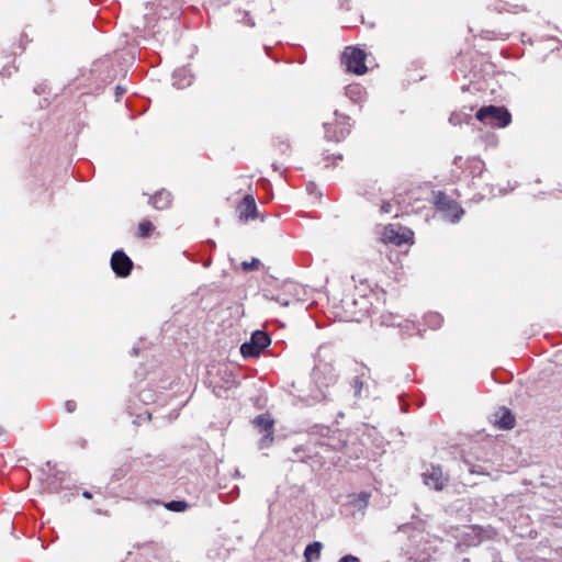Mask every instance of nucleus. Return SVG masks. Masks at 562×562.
Listing matches in <instances>:
<instances>
[{
	"label": "nucleus",
	"mask_w": 562,
	"mask_h": 562,
	"mask_svg": "<svg viewBox=\"0 0 562 562\" xmlns=\"http://www.w3.org/2000/svg\"><path fill=\"white\" fill-rule=\"evenodd\" d=\"M238 209L240 210L239 220L241 222H248L249 220H255L259 216L255 198L251 194H246L243 198Z\"/></svg>",
	"instance_id": "nucleus-14"
},
{
	"label": "nucleus",
	"mask_w": 562,
	"mask_h": 562,
	"mask_svg": "<svg viewBox=\"0 0 562 562\" xmlns=\"http://www.w3.org/2000/svg\"><path fill=\"white\" fill-rule=\"evenodd\" d=\"M126 92V88L121 86V85H117L115 86L114 88V95H115V101H120V99L122 98V95Z\"/></svg>",
	"instance_id": "nucleus-30"
},
{
	"label": "nucleus",
	"mask_w": 562,
	"mask_h": 562,
	"mask_svg": "<svg viewBox=\"0 0 562 562\" xmlns=\"http://www.w3.org/2000/svg\"><path fill=\"white\" fill-rule=\"evenodd\" d=\"M473 111V106L462 108L460 111H454L449 116V123L452 125H461L463 123L471 124L474 119L471 112Z\"/></svg>",
	"instance_id": "nucleus-18"
},
{
	"label": "nucleus",
	"mask_w": 562,
	"mask_h": 562,
	"mask_svg": "<svg viewBox=\"0 0 562 562\" xmlns=\"http://www.w3.org/2000/svg\"><path fill=\"white\" fill-rule=\"evenodd\" d=\"M336 123H324L325 138L329 142L339 143L344 140L351 132V124L349 123L350 116L340 113L338 110L334 111Z\"/></svg>",
	"instance_id": "nucleus-6"
},
{
	"label": "nucleus",
	"mask_w": 562,
	"mask_h": 562,
	"mask_svg": "<svg viewBox=\"0 0 562 562\" xmlns=\"http://www.w3.org/2000/svg\"><path fill=\"white\" fill-rule=\"evenodd\" d=\"M435 206L438 211L445 212V218L450 223H458L464 215V210L454 200L450 199L446 192H435Z\"/></svg>",
	"instance_id": "nucleus-7"
},
{
	"label": "nucleus",
	"mask_w": 562,
	"mask_h": 562,
	"mask_svg": "<svg viewBox=\"0 0 562 562\" xmlns=\"http://www.w3.org/2000/svg\"><path fill=\"white\" fill-rule=\"evenodd\" d=\"M182 0H145L144 27H155L157 19H179Z\"/></svg>",
	"instance_id": "nucleus-1"
},
{
	"label": "nucleus",
	"mask_w": 562,
	"mask_h": 562,
	"mask_svg": "<svg viewBox=\"0 0 562 562\" xmlns=\"http://www.w3.org/2000/svg\"><path fill=\"white\" fill-rule=\"evenodd\" d=\"M239 22L244 23L247 26L254 27L256 25L252 16L248 11L243 12V18L239 20Z\"/></svg>",
	"instance_id": "nucleus-27"
},
{
	"label": "nucleus",
	"mask_w": 562,
	"mask_h": 562,
	"mask_svg": "<svg viewBox=\"0 0 562 562\" xmlns=\"http://www.w3.org/2000/svg\"><path fill=\"white\" fill-rule=\"evenodd\" d=\"M171 193L166 189H161L149 196L148 203L156 210H166L171 205Z\"/></svg>",
	"instance_id": "nucleus-15"
},
{
	"label": "nucleus",
	"mask_w": 562,
	"mask_h": 562,
	"mask_svg": "<svg viewBox=\"0 0 562 562\" xmlns=\"http://www.w3.org/2000/svg\"><path fill=\"white\" fill-rule=\"evenodd\" d=\"M207 244L209 246H211L212 248H214L216 246L215 241L213 239H207Z\"/></svg>",
	"instance_id": "nucleus-43"
},
{
	"label": "nucleus",
	"mask_w": 562,
	"mask_h": 562,
	"mask_svg": "<svg viewBox=\"0 0 562 562\" xmlns=\"http://www.w3.org/2000/svg\"><path fill=\"white\" fill-rule=\"evenodd\" d=\"M425 324L431 329H438L443 323V317L437 312H430L424 317Z\"/></svg>",
	"instance_id": "nucleus-22"
},
{
	"label": "nucleus",
	"mask_w": 562,
	"mask_h": 562,
	"mask_svg": "<svg viewBox=\"0 0 562 562\" xmlns=\"http://www.w3.org/2000/svg\"><path fill=\"white\" fill-rule=\"evenodd\" d=\"M172 85L178 89H184L191 86L193 76L186 67L178 68L172 72Z\"/></svg>",
	"instance_id": "nucleus-16"
},
{
	"label": "nucleus",
	"mask_w": 562,
	"mask_h": 562,
	"mask_svg": "<svg viewBox=\"0 0 562 562\" xmlns=\"http://www.w3.org/2000/svg\"><path fill=\"white\" fill-rule=\"evenodd\" d=\"M322 548H323L322 543L317 542V541L308 544L304 551L305 561L306 562L317 561L321 557Z\"/></svg>",
	"instance_id": "nucleus-20"
},
{
	"label": "nucleus",
	"mask_w": 562,
	"mask_h": 562,
	"mask_svg": "<svg viewBox=\"0 0 562 562\" xmlns=\"http://www.w3.org/2000/svg\"><path fill=\"white\" fill-rule=\"evenodd\" d=\"M66 408H67V411H68L69 413H71V412H74V411H75V408H76V404H75L74 402H70V401H69V402H67V403H66Z\"/></svg>",
	"instance_id": "nucleus-38"
},
{
	"label": "nucleus",
	"mask_w": 562,
	"mask_h": 562,
	"mask_svg": "<svg viewBox=\"0 0 562 562\" xmlns=\"http://www.w3.org/2000/svg\"><path fill=\"white\" fill-rule=\"evenodd\" d=\"M139 353V348L138 347H133L132 350H131V355L132 356H138Z\"/></svg>",
	"instance_id": "nucleus-41"
},
{
	"label": "nucleus",
	"mask_w": 562,
	"mask_h": 562,
	"mask_svg": "<svg viewBox=\"0 0 562 562\" xmlns=\"http://www.w3.org/2000/svg\"><path fill=\"white\" fill-rule=\"evenodd\" d=\"M335 160H342V155L341 154H336L333 156Z\"/></svg>",
	"instance_id": "nucleus-42"
},
{
	"label": "nucleus",
	"mask_w": 562,
	"mask_h": 562,
	"mask_svg": "<svg viewBox=\"0 0 562 562\" xmlns=\"http://www.w3.org/2000/svg\"><path fill=\"white\" fill-rule=\"evenodd\" d=\"M340 8L341 9H346V10H350L349 0H341L340 1Z\"/></svg>",
	"instance_id": "nucleus-39"
},
{
	"label": "nucleus",
	"mask_w": 562,
	"mask_h": 562,
	"mask_svg": "<svg viewBox=\"0 0 562 562\" xmlns=\"http://www.w3.org/2000/svg\"><path fill=\"white\" fill-rule=\"evenodd\" d=\"M299 63H300V64H304V63H305V57L301 58V59L299 60Z\"/></svg>",
	"instance_id": "nucleus-48"
},
{
	"label": "nucleus",
	"mask_w": 562,
	"mask_h": 562,
	"mask_svg": "<svg viewBox=\"0 0 562 562\" xmlns=\"http://www.w3.org/2000/svg\"><path fill=\"white\" fill-rule=\"evenodd\" d=\"M272 168H273V170H276V171L280 169V167L278 166V164H277V162H273V164H272Z\"/></svg>",
	"instance_id": "nucleus-46"
},
{
	"label": "nucleus",
	"mask_w": 562,
	"mask_h": 562,
	"mask_svg": "<svg viewBox=\"0 0 562 562\" xmlns=\"http://www.w3.org/2000/svg\"><path fill=\"white\" fill-rule=\"evenodd\" d=\"M490 8L496 12L502 13L505 10V4L502 2H496L492 5H490Z\"/></svg>",
	"instance_id": "nucleus-33"
},
{
	"label": "nucleus",
	"mask_w": 562,
	"mask_h": 562,
	"mask_svg": "<svg viewBox=\"0 0 562 562\" xmlns=\"http://www.w3.org/2000/svg\"><path fill=\"white\" fill-rule=\"evenodd\" d=\"M464 169L469 170L473 178H481L485 169V164L482 159L473 157L467 160Z\"/></svg>",
	"instance_id": "nucleus-19"
},
{
	"label": "nucleus",
	"mask_w": 562,
	"mask_h": 562,
	"mask_svg": "<svg viewBox=\"0 0 562 562\" xmlns=\"http://www.w3.org/2000/svg\"><path fill=\"white\" fill-rule=\"evenodd\" d=\"M423 482L426 486L435 491H442L448 484L449 477L442 472L438 465H430L422 474Z\"/></svg>",
	"instance_id": "nucleus-12"
},
{
	"label": "nucleus",
	"mask_w": 562,
	"mask_h": 562,
	"mask_svg": "<svg viewBox=\"0 0 562 562\" xmlns=\"http://www.w3.org/2000/svg\"><path fill=\"white\" fill-rule=\"evenodd\" d=\"M492 379L497 384H508L513 381L514 375L512 372L505 370V369H495L491 373Z\"/></svg>",
	"instance_id": "nucleus-21"
},
{
	"label": "nucleus",
	"mask_w": 562,
	"mask_h": 562,
	"mask_svg": "<svg viewBox=\"0 0 562 562\" xmlns=\"http://www.w3.org/2000/svg\"><path fill=\"white\" fill-rule=\"evenodd\" d=\"M362 369V372L361 373H358L353 376L352 379V382H351V385L350 386H355V387H358V386H364V381H363V376L366 374V371H369V369L366 367V366H362L361 367Z\"/></svg>",
	"instance_id": "nucleus-26"
},
{
	"label": "nucleus",
	"mask_w": 562,
	"mask_h": 562,
	"mask_svg": "<svg viewBox=\"0 0 562 562\" xmlns=\"http://www.w3.org/2000/svg\"><path fill=\"white\" fill-rule=\"evenodd\" d=\"M166 507L170 510L181 512L187 507V505L182 502H170L166 505Z\"/></svg>",
	"instance_id": "nucleus-28"
},
{
	"label": "nucleus",
	"mask_w": 562,
	"mask_h": 562,
	"mask_svg": "<svg viewBox=\"0 0 562 562\" xmlns=\"http://www.w3.org/2000/svg\"><path fill=\"white\" fill-rule=\"evenodd\" d=\"M34 92H35L36 94H41L42 92H44V88H43V86H41V85H40V86L35 87V88H34Z\"/></svg>",
	"instance_id": "nucleus-40"
},
{
	"label": "nucleus",
	"mask_w": 562,
	"mask_h": 562,
	"mask_svg": "<svg viewBox=\"0 0 562 562\" xmlns=\"http://www.w3.org/2000/svg\"><path fill=\"white\" fill-rule=\"evenodd\" d=\"M341 303L347 311H350L352 306L358 304V301L353 297L346 296L341 300Z\"/></svg>",
	"instance_id": "nucleus-29"
},
{
	"label": "nucleus",
	"mask_w": 562,
	"mask_h": 562,
	"mask_svg": "<svg viewBox=\"0 0 562 562\" xmlns=\"http://www.w3.org/2000/svg\"><path fill=\"white\" fill-rule=\"evenodd\" d=\"M271 344L270 335L262 329H256L250 334L249 340L240 345L239 351L243 358L254 359L260 357L262 351Z\"/></svg>",
	"instance_id": "nucleus-5"
},
{
	"label": "nucleus",
	"mask_w": 562,
	"mask_h": 562,
	"mask_svg": "<svg viewBox=\"0 0 562 562\" xmlns=\"http://www.w3.org/2000/svg\"><path fill=\"white\" fill-rule=\"evenodd\" d=\"M366 59L367 52L355 45L346 46L340 58L346 71L356 76L367 74L368 67L366 65Z\"/></svg>",
	"instance_id": "nucleus-4"
},
{
	"label": "nucleus",
	"mask_w": 562,
	"mask_h": 562,
	"mask_svg": "<svg viewBox=\"0 0 562 562\" xmlns=\"http://www.w3.org/2000/svg\"><path fill=\"white\" fill-rule=\"evenodd\" d=\"M475 121L496 128L507 127L513 116L505 105L488 104L481 106L474 115Z\"/></svg>",
	"instance_id": "nucleus-2"
},
{
	"label": "nucleus",
	"mask_w": 562,
	"mask_h": 562,
	"mask_svg": "<svg viewBox=\"0 0 562 562\" xmlns=\"http://www.w3.org/2000/svg\"><path fill=\"white\" fill-rule=\"evenodd\" d=\"M492 424L502 430H510L516 425V418L513 413L504 406L495 409L491 417Z\"/></svg>",
	"instance_id": "nucleus-13"
},
{
	"label": "nucleus",
	"mask_w": 562,
	"mask_h": 562,
	"mask_svg": "<svg viewBox=\"0 0 562 562\" xmlns=\"http://www.w3.org/2000/svg\"><path fill=\"white\" fill-rule=\"evenodd\" d=\"M260 266H261V261L256 257H252L250 261L244 260L240 263V268L244 272H250V271L258 270L260 268Z\"/></svg>",
	"instance_id": "nucleus-25"
},
{
	"label": "nucleus",
	"mask_w": 562,
	"mask_h": 562,
	"mask_svg": "<svg viewBox=\"0 0 562 562\" xmlns=\"http://www.w3.org/2000/svg\"><path fill=\"white\" fill-rule=\"evenodd\" d=\"M25 40L26 42H29V38H27V35L25 33H23L21 35V41L20 43L18 44V47L20 48L21 53L24 52L25 49V46L23 45L22 41Z\"/></svg>",
	"instance_id": "nucleus-36"
},
{
	"label": "nucleus",
	"mask_w": 562,
	"mask_h": 562,
	"mask_svg": "<svg viewBox=\"0 0 562 562\" xmlns=\"http://www.w3.org/2000/svg\"><path fill=\"white\" fill-rule=\"evenodd\" d=\"M461 162H462V157H461V156H456V157L453 158L452 164H453L454 166H457V167L461 168V169H464Z\"/></svg>",
	"instance_id": "nucleus-37"
},
{
	"label": "nucleus",
	"mask_w": 562,
	"mask_h": 562,
	"mask_svg": "<svg viewBox=\"0 0 562 562\" xmlns=\"http://www.w3.org/2000/svg\"><path fill=\"white\" fill-rule=\"evenodd\" d=\"M89 74L90 77L88 80H90L91 85L94 86L95 91H101L115 80L117 76V69L114 61L111 58L105 57L95 60L92 64Z\"/></svg>",
	"instance_id": "nucleus-3"
},
{
	"label": "nucleus",
	"mask_w": 562,
	"mask_h": 562,
	"mask_svg": "<svg viewBox=\"0 0 562 562\" xmlns=\"http://www.w3.org/2000/svg\"><path fill=\"white\" fill-rule=\"evenodd\" d=\"M338 562H360V560L355 555L348 554L339 559Z\"/></svg>",
	"instance_id": "nucleus-32"
},
{
	"label": "nucleus",
	"mask_w": 562,
	"mask_h": 562,
	"mask_svg": "<svg viewBox=\"0 0 562 562\" xmlns=\"http://www.w3.org/2000/svg\"><path fill=\"white\" fill-rule=\"evenodd\" d=\"M314 386H333L338 382V375L330 362L318 360L311 372Z\"/></svg>",
	"instance_id": "nucleus-8"
},
{
	"label": "nucleus",
	"mask_w": 562,
	"mask_h": 562,
	"mask_svg": "<svg viewBox=\"0 0 562 562\" xmlns=\"http://www.w3.org/2000/svg\"><path fill=\"white\" fill-rule=\"evenodd\" d=\"M262 296L266 299V300H269V301H274L277 303H279L281 306H289L290 305V300L288 299H284L282 297L281 295H276L273 294L272 291L270 290H262Z\"/></svg>",
	"instance_id": "nucleus-24"
},
{
	"label": "nucleus",
	"mask_w": 562,
	"mask_h": 562,
	"mask_svg": "<svg viewBox=\"0 0 562 562\" xmlns=\"http://www.w3.org/2000/svg\"><path fill=\"white\" fill-rule=\"evenodd\" d=\"M155 229L154 224L148 220H143L138 224V235L142 238H148Z\"/></svg>",
	"instance_id": "nucleus-23"
},
{
	"label": "nucleus",
	"mask_w": 562,
	"mask_h": 562,
	"mask_svg": "<svg viewBox=\"0 0 562 562\" xmlns=\"http://www.w3.org/2000/svg\"><path fill=\"white\" fill-rule=\"evenodd\" d=\"M414 233L407 227L400 224H389L383 228L381 240L384 244H393L395 246H403L405 244H413Z\"/></svg>",
	"instance_id": "nucleus-9"
},
{
	"label": "nucleus",
	"mask_w": 562,
	"mask_h": 562,
	"mask_svg": "<svg viewBox=\"0 0 562 562\" xmlns=\"http://www.w3.org/2000/svg\"><path fill=\"white\" fill-rule=\"evenodd\" d=\"M485 66H486V67H488V68H491V69H493V68L495 67V66H494V64H493V63H490V61H488V63H486V64H485Z\"/></svg>",
	"instance_id": "nucleus-45"
},
{
	"label": "nucleus",
	"mask_w": 562,
	"mask_h": 562,
	"mask_svg": "<svg viewBox=\"0 0 562 562\" xmlns=\"http://www.w3.org/2000/svg\"><path fill=\"white\" fill-rule=\"evenodd\" d=\"M13 70L16 71L18 67H15L14 65H7L2 67L0 74L2 76H11Z\"/></svg>",
	"instance_id": "nucleus-31"
},
{
	"label": "nucleus",
	"mask_w": 562,
	"mask_h": 562,
	"mask_svg": "<svg viewBox=\"0 0 562 562\" xmlns=\"http://www.w3.org/2000/svg\"><path fill=\"white\" fill-rule=\"evenodd\" d=\"M110 266L117 278H127L132 273L134 262L123 249H116L111 256Z\"/></svg>",
	"instance_id": "nucleus-11"
},
{
	"label": "nucleus",
	"mask_w": 562,
	"mask_h": 562,
	"mask_svg": "<svg viewBox=\"0 0 562 562\" xmlns=\"http://www.w3.org/2000/svg\"><path fill=\"white\" fill-rule=\"evenodd\" d=\"M345 95L355 104H360L364 101L367 91L359 83H351L345 88Z\"/></svg>",
	"instance_id": "nucleus-17"
},
{
	"label": "nucleus",
	"mask_w": 562,
	"mask_h": 562,
	"mask_svg": "<svg viewBox=\"0 0 562 562\" xmlns=\"http://www.w3.org/2000/svg\"><path fill=\"white\" fill-rule=\"evenodd\" d=\"M392 210V204L389 202V201H383L382 205H381V212L382 213H390Z\"/></svg>",
	"instance_id": "nucleus-34"
},
{
	"label": "nucleus",
	"mask_w": 562,
	"mask_h": 562,
	"mask_svg": "<svg viewBox=\"0 0 562 562\" xmlns=\"http://www.w3.org/2000/svg\"><path fill=\"white\" fill-rule=\"evenodd\" d=\"M265 50H266L267 56H269L270 58H272L274 61H277V63L281 61V59H280V58L274 57V56L272 55V48H271L270 46H267V45H266V46H265Z\"/></svg>",
	"instance_id": "nucleus-35"
},
{
	"label": "nucleus",
	"mask_w": 562,
	"mask_h": 562,
	"mask_svg": "<svg viewBox=\"0 0 562 562\" xmlns=\"http://www.w3.org/2000/svg\"><path fill=\"white\" fill-rule=\"evenodd\" d=\"M468 89H469V86H465V85H464V86H462V88H461V90H462L463 92H464V91H467Z\"/></svg>",
	"instance_id": "nucleus-47"
},
{
	"label": "nucleus",
	"mask_w": 562,
	"mask_h": 562,
	"mask_svg": "<svg viewBox=\"0 0 562 562\" xmlns=\"http://www.w3.org/2000/svg\"><path fill=\"white\" fill-rule=\"evenodd\" d=\"M409 382H416V381L415 380H411L409 374L407 373L406 374L405 383H409Z\"/></svg>",
	"instance_id": "nucleus-44"
},
{
	"label": "nucleus",
	"mask_w": 562,
	"mask_h": 562,
	"mask_svg": "<svg viewBox=\"0 0 562 562\" xmlns=\"http://www.w3.org/2000/svg\"><path fill=\"white\" fill-rule=\"evenodd\" d=\"M252 425L258 429L263 437L260 439L258 446L259 449L263 450L269 448L273 440V426L274 420L269 414H261L252 419Z\"/></svg>",
	"instance_id": "nucleus-10"
}]
</instances>
